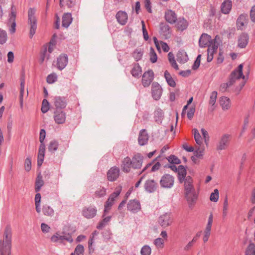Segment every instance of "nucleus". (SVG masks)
Masks as SVG:
<instances>
[{
    "mask_svg": "<svg viewBox=\"0 0 255 255\" xmlns=\"http://www.w3.org/2000/svg\"><path fill=\"white\" fill-rule=\"evenodd\" d=\"M12 229L9 225L4 228L2 238L0 239V255H11L12 249Z\"/></svg>",
    "mask_w": 255,
    "mask_h": 255,
    "instance_id": "f257e3e1",
    "label": "nucleus"
},
{
    "mask_svg": "<svg viewBox=\"0 0 255 255\" xmlns=\"http://www.w3.org/2000/svg\"><path fill=\"white\" fill-rule=\"evenodd\" d=\"M243 65L241 64L238 66L237 68L232 72L230 76L229 82L220 85L219 90L221 92H225L227 91V89L233 85L237 80L240 79L243 80L245 79V76L244 75L243 73Z\"/></svg>",
    "mask_w": 255,
    "mask_h": 255,
    "instance_id": "f03ea898",
    "label": "nucleus"
},
{
    "mask_svg": "<svg viewBox=\"0 0 255 255\" xmlns=\"http://www.w3.org/2000/svg\"><path fill=\"white\" fill-rule=\"evenodd\" d=\"M35 9L30 8L28 11V25L29 26V37L31 38L35 33L37 28V20L35 16Z\"/></svg>",
    "mask_w": 255,
    "mask_h": 255,
    "instance_id": "7ed1b4c3",
    "label": "nucleus"
},
{
    "mask_svg": "<svg viewBox=\"0 0 255 255\" xmlns=\"http://www.w3.org/2000/svg\"><path fill=\"white\" fill-rule=\"evenodd\" d=\"M231 135L228 133L223 134L216 145V149L221 151L227 149L229 145Z\"/></svg>",
    "mask_w": 255,
    "mask_h": 255,
    "instance_id": "20e7f679",
    "label": "nucleus"
},
{
    "mask_svg": "<svg viewBox=\"0 0 255 255\" xmlns=\"http://www.w3.org/2000/svg\"><path fill=\"white\" fill-rule=\"evenodd\" d=\"M159 183L162 188L170 189L174 185V178L170 174H165L161 177Z\"/></svg>",
    "mask_w": 255,
    "mask_h": 255,
    "instance_id": "39448f33",
    "label": "nucleus"
},
{
    "mask_svg": "<svg viewBox=\"0 0 255 255\" xmlns=\"http://www.w3.org/2000/svg\"><path fill=\"white\" fill-rule=\"evenodd\" d=\"M185 196L190 208H192L195 205L198 197V193L196 190L185 192Z\"/></svg>",
    "mask_w": 255,
    "mask_h": 255,
    "instance_id": "423d86ee",
    "label": "nucleus"
},
{
    "mask_svg": "<svg viewBox=\"0 0 255 255\" xmlns=\"http://www.w3.org/2000/svg\"><path fill=\"white\" fill-rule=\"evenodd\" d=\"M16 12L14 11L13 6H11V12L9 15L7 22V26L9 27V31L10 33H14L15 32L16 27Z\"/></svg>",
    "mask_w": 255,
    "mask_h": 255,
    "instance_id": "0eeeda50",
    "label": "nucleus"
},
{
    "mask_svg": "<svg viewBox=\"0 0 255 255\" xmlns=\"http://www.w3.org/2000/svg\"><path fill=\"white\" fill-rule=\"evenodd\" d=\"M159 224L163 228H166L172 223V218L170 213H166L159 217Z\"/></svg>",
    "mask_w": 255,
    "mask_h": 255,
    "instance_id": "6e6552de",
    "label": "nucleus"
},
{
    "mask_svg": "<svg viewBox=\"0 0 255 255\" xmlns=\"http://www.w3.org/2000/svg\"><path fill=\"white\" fill-rule=\"evenodd\" d=\"M154 79V73L152 70H149L144 73L142 78V83L144 87H148Z\"/></svg>",
    "mask_w": 255,
    "mask_h": 255,
    "instance_id": "1a4fd4ad",
    "label": "nucleus"
},
{
    "mask_svg": "<svg viewBox=\"0 0 255 255\" xmlns=\"http://www.w3.org/2000/svg\"><path fill=\"white\" fill-rule=\"evenodd\" d=\"M151 93L153 99L158 100L162 95V89L161 86L157 82H154L151 86Z\"/></svg>",
    "mask_w": 255,
    "mask_h": 255,
    "instance_id": "9d476101",
    "label": "nucleus"
},
{
    "mask_svg": "<svg viewBox=\"0 0 255 255\" xmlns=\"http://www.w3.org/2000/svg\"><path fill=\"white\" fill-rule=\"evenodd\" d=\"M66 118V113L62 111L56 110L54 112L53 119L57 124H63L65 122Z\"/></svg>",
    "mask_w": 255,
    "mask_h": 255,
    "instance_id": "9b49d317",
    "label": "nucleus"
},
{
    "mask_svg": "<svg viewBox=\"0 0 255 255\" xmlns=\"http://www.w3.org/2000/svg\"><path fill=\"white\" fill-rule=\"evenodd\" d=\"M143 156L139 153L135 154L131 159V167L133 169H139L142 166Z\"/></svg>",
    "mask_w": 255,
    "mask_h": 255,
    "instance_id": "f8f14e48",
    "label": "nucleus"
},
{
    "mask_svg": "<svg viewBox=\"0 0 255 255\" xmlns=\"http://www.w3.org/2000/svg\"><path fill=\"white\" fill-rule=\"evenodd\" d=\"M120 169L118 167L114 166L111 168L107 172V178L110 181L116 180L119 176Z\"/></svg>",
    "mask_w": 255,
    "mask_h": 255,
    "instance_id": "ddd939ff",
    "label": "nucleus"
},
{
    "mask_svg": "<svg viewBox=\"0 0 255 255\" xmlns=\"http://www.w3.org/2000/svg\"><path fill=\"white\" fill-rule=\"evenodd\" d=\"M158 184L153 179L147 180L144 185L145 190L148 193L155 192L157 188Z\"/></svg>",
    "mask_w": 255,
    "mask_h": 255,
    "instance_id": "4468645a",
    "label": "nucleus"
},
{
    "mask_svg": "<svg viewBox=\"0 0 255 255\" xmlns=\"http://www.w3.org/2000/svg\"><path fill=\"white\" fill-rule=\"evenodd\" d=\"M127 208L132 213H136L140 210V204L137 200H130L127 205Z\"/></svg>",
    "mask_w": 255,
    "mask_h": 255,
    "instance_id": "2eb2a0df",
    "label": "nucleus"
},
{
    "mask_svg": "<svg viewBox=\"0 0 255 255\" xmlns=\"http://www.w3.org/2000/svg\"><path fill=\"white\" fill-rule=\"evenodd\" d=\"M97 213V209L95 207L89 206L85 208L82 211L83 215L86 218L90 219L94 217Z\"/></svg>",
    "mask_w": 255,
    "mask_h": 255,
    "instance_id": "dca6fc26",
    "label": "nucleus"
},
{
    "mask_svg": "<svg viewBox=\"0 0 255 255\" xmlns=\"http://www.w3.org/2000/svg\"><path fill=\"white\" fill-rule=\"evenodd\" d=\"M116 18L119 24L124 25L128 21V16L127 12L125 11L120 10L117 13Z\"/></svg>",
    "mask_w": 255,
    "mask_h": 255,
    "instance_id": "f3484780",
    "label": "nucleus"
},
{
    "mask_svg": "<svg viewBox=\"0 0 255 255\" xmlns=\"http://www.w3.org/2000/svg\"><path fill=\"white\" fill-rule=\"evenodd\" d=\"M247 23L248 15L247 14H241L237 20V27L238 29L243 30Z\"/></svg>",
    "mask_w": 255,
    "mask_h": 255,
    "instance_id": "a211bd4d",
    "label": "nucleus"
},
{
    "mask_svg": "<svg viewBox=\"0 0 255 255\" xmlns=\"http://www.w3.org/2000/svg\"><path fill=\"white\" fill-rule=\"evenodd\" d=\"M149 136L145 129H141L139 133L138 137V144L143 146L146 144L148 142Z\"/></svg>",
    "mask_w": 255,
    "mask_h": 255,
    "instance_id": "6ab92c4d",
    "label": "nucleus"
},
{
    "mask_svg": "<svg viewBox=\"0 0 255 255\" xmlns=\"http://www.w3.org/2000/svg\"><path fill=\"white\" fill-rule=\"evenodd\" d=\"M211 40V37L210 35L206 33H203L201 35L199 40V46L201 47H205L206 46L209 47V45L214 44L210 43Z\"/></svg>",
    "mask_w": 255,
    "mask_h": 255,
    "instance_id": "aec40b11",
    "label": "nucleus"
},
{
    "mask_svg": "<svg viewBox=\"0 0 255 255\" xmlns=\"http://www.w3.org/2000/svg\"><path fill=\"white\" fill-rule=\"evenodd\" d=\"M54 45V44L52 41H50L48 46V50L46 47L44 49L40 57V62L41 63H42L45 59H49L50 54L53 51Z\"/></svg>",
    "mask_w": 255,
    "mask_h": 255,
    "instance_id": "412c9836",
    "label": "nucleus"
},
{
    "mask_svg": "<svg viewBox=\"0 0 255 255\" xmlns=\"http://www.w3.org/2000/svg\"><path fill=\"white\" fill-rule=\"evenodd\" d=\"M249 36L247 33H242L238 38V45L241 48H245L248 44Z\"/></svg>",
    "mask_w": 255,
    "mask_h": 255,
    "instance_id": "4be33fe9",
    "label": "nucleus"
},
{
    "mask_svg": "<svg viewBox=\"0 0 255 255\" xmlns=\"http://www.w3.org/2000/svg\"><path fill=\"white\" fill-rule=\"evenodd\" d=\"M54 105L56 110L64 109L67 105V102L65 98L64 97H55L54 98Z\"/></svg>",
    "mask_w": 255,
    "mask_h": 255,
    "instance_id": "5701e85b",
    "label": "nucleus"
},
{
    "mask_svg": "<svg viewBox=\"0 0 255 255\" xmlns=\"http://www.w3.org/2000/svg\"><path fill=\"white\" fill-rule=\"evenodd\" d=\"M68 63V56L66 54H62L59 56L57 60V66L58 69H63Z\"/></svg>",
    "mask_w": 255,
    "mask_h": 255,
    "instance_id": "b1692460",
    "label": "nucleus"
},
{
    "mask_svg": "<svg viewBox=\"0 0 255 255\" xmlns=\"http://www.w3.org/2000/svg\"><path fill=\"white\" fill-rule=\"evenodd\" d=\"M232 7V2L231 0H225L221 5V11L225 14H227L230 13Z\"/></svg>",
    "mask_w": 255,
    "mask_h": 255,
    "instance_id": "393cba45",
    "label": "nucleus"
},
{
    "mask_svg": "<svg viewBox=\"0 0 255 255\" xmlns=\"http://www.w3.org/2000/svg\"><path fill=\"white\" fill-rule=\"evenodd\" d=\"M166 20L171 24L175 23L177 20V15L175 12L172 10H168L165 14Z\"/></svg>",
    "mask_w": 255,
    "mask_h": 255,
    "instance_id": "a878e982",
    "label": "nucleus"
},
{
    "mask_svg": "<svg viewBox=\"0 0 255 255\" xmlns=\"http://www.w3.org/2000/svg\"><path fill=\"white\" fill-rule=\"evenodd\" d=\"M218 48V44H216L215 42H214L213 44L209 46L207 50L208 56L207 59L208 62L212 61L213 60L214 53L216 52Z\"/></svg>",
    "mask_w": 255,
    "mask_h": 255,
    "instance_id": "bb28decb",
    "label": "nucleus"
},
{
    "mask_svg": "<svg viewBox=\"0 0 255 255\" xmlns=\"http://www.w3.org/2000/svg\"><path fill=\"white\" fill-rule=\"evenodd\" d=\"M45 154V144H40L38 154L37 157V166L40 167L41 166L44 160Z\"/></svg>",
    "mask_w": 255,
    "mask_h": 255,
    "instance_id": "cd10ccee",
    "label": "nucleus"
},
{
    "mask_svg": "<svg viewBox=\"0 0 255 255\" xmlns=\"http://www.w3.org/2000/svg\"><path fill=\"white\" fill-rule=\"evenodd\" d=\"M159 32L165 39L169 38L171 35V31L169 25L165 24H161Z\"/></svg>",
    "mask_w": 255,
    "mask_h": 255,
    "instance_id": "c85d7f7f",
    "label": "nucleus"
},
{
    "mask_svg": "<svg viewBox=\"0 0 255 255\" xmlns=\"http://www.w3.org/2000/svg\"><path fill=\"white\" fill-rule=\"evenodd\" d=\"M131 159L129 157H125L122 161L123 170L126 173L129 172L131 167Z\"/></svg>",
    "mask_w": 255,
    "mask_h": 255,
    "instance_id": "c756f323",
    "label": "nucleus"
},
{
    "mask_svg": "<svg viewBox=\"0 0 255 255\" xmlns=\"http://www.w3.org/2000/svg\"><path fill=\"white\" fill-rule=\"evenodd\" d=\"M178 172V178L180 183H182L186 176V170L184 166L179 165L178 166V169L177 171Z\"/></svg>",
    "mask_w": 255,
    "mask_h": 255,
    "instance_id": "7c9ffc66",
    "label": "nucleus"
},
{
    "mask_svg": "<svg viewBox=\"0 0 255 255\" xmlns=\"http://www.w3.org/2000/svg\"><path fill=\"white\" fill-rule=\"evenodd\" d=\"M184 181L185 192L195 189L193 185V179L190 176H187Z\"/></svg>",
    "mask_w": 255,
    "mask_h": 255,
    "instance_id": "2f4dec72",
    "label": "nucleus"
},
{
    "mask_svg": "<svg viewBox=\"0 0 255 255\" xmlns=\"http://www.w3.org/2000/svg\"><path fill=\"white\" fill-rule=\"evenodd\" d=\"M98 235V232L95 231L92 233V235L90 237V239L88 241V250L90 254L93 253L95 251V248L93 247V245L94 243L95 237Z\"/></svg>",
    "mask_w": 255,
    "mask_h": 255,
    "instance_id": "473e14b6",
    "label": "nucleus"
},
{
    "mask_svg": "<svg viewBox=\"0 0 255 255\" xmlns=\"http://www.w3.org/2000/svg\"><path fill=\"white\" fill-rule=\"evenodd\" d=\"M72 21L71 14L70 13H65L62 17V25L63 27L67 28Z\"/></svg>",
    "mask_w": 255,
    "mask_h": 255,
    "instance_id": "72a5a7b5",
    "label": "nucleus"
},
{
    "mask_svg": "<svg viewBox=\"0 0 255 255\" xmlns=\"http://www.w3.org/2000/svg\"><path fill=\"white\" fill-rule=\"evenodd\" d=\"M59 239L60 244L64 243V241H66L70 243H72L73 241L71 234L70 233H66L65 232H62V235L59 234Z\"/></svg>",
    "mask_w": 255,
    "mask_h": 255,
    "instance_id": "f704fd0d",
    "label": "nucleus"
},
{
    "mask_svg": "<svg viewBox=\"0 0 255 255\" xmlns=\"http://www.w3.org/2000/svg\"><path fill=\"white\" fill-rule=\"evenodd\" d=\"M176 21L177 27L179 30L183 31L187 28L188 25V23L184 18L179 17L178 19H177Z\"/></svg>",
    "mask_w": 255,
    "mask_h": 255,
    "instance_id": "c9c22d12",
    "label": "nucleus"
},
{
    "mask_svg": "<svg viewBox=\"0 0 255 255\" xmlns=\"http://www.w3.org/2000/svg\"><path fill=\"white\" fill-rule=\"evenodd\" d=\"M188 60V57L186 52L183 50L179 51L177 54V60L180 63H185Z\"/></svg>",
    "mask_w": 255,
    "mask_h": 255,
    "instance_id": "e433bc0d",
    "label": "nucleus"
},
{
    "mask_svg": "<svg viewBox=\"0 0 255 255\" xmlns=\"http://www.w3.org/2000/svg\"><path fill=\"white\" fill-rule=\"evenodd\" d=\"M220 104L224 110H228L231 106L230 100L227 97H222L220 99Z\"/></svg>",
    "mask_w": 255,
    "mask_h": 255,
    "instance_id": "4c0bfd02",
    "label": "nucleus"
},
{
    "mask_svg": "<svg viewBox=\"0 0 255 255\" xmlns=\"http://www.w3.org/2000/svg\"><path fill=\"white\" fill-rule=\"evenodd\" d=\"M141 71V68L139 64L138 63H135L131 71V74L132 76L135 78H139L140 77Z\"/></svg>",
    "mask_w": 255,
    "mask_h": 255,
    "instance_id": "58836bf2",
    "label": "nucleus"
},
{
    "mask_svg": "<svg viewBox=\"0 0 255 255\" xmlns=\"http://www.w3.org/2000/svg\"><path fill=\"white\" fill-rule=\"evenodd\" d=\"M163 118L164 113L162 110L158 109L155 111L154 113V119L156 123L158 124L161 123Z\"/></svg>",
    "mask_w": 255,
    "mask_h": 255,
    "instance_id": "ea45409f",
    "label": "nucleus"
},
{
    "mask_svg": "<svg viewBox=\"0 0 255 255\" xmlns=\"http://www.w3.org/2000/svg\"><path fill=\"white\" fill-rule=\"evenodd\" d=\"M24 85H25V78L24 75H21L20 77V94H19V100L21 106L22 105L23 103V98L24 94Z\"/></svg>",
    "mask_w": 255,
    "mask_h": 255,
    "instance_id": "a19ab883",
    "label": "nucleus"
},
{
    "mask_svg": "<svg viewBox=\"0 0 255 255\" xmlns=\"http://www.w3.org/2000/svg\"><path fill=\"white\" fill-rule=\"evenodd\" d=\"M164 77L169 86L172 87L176 86V82L168 71L164 72Z\"/></svg>",
    "mask_w": 255,
    "mask_h": 255,
    "instance_id": "79ce46f5",
    "label": "nucleus"
},
{
    "mask_svg": "<svg viewBox=\"0 0 255 255\" xmlns=\"http://www.w3.org/2000/svg\"><path fill=\"white\" fill-rule=\"evenodd\" d=\"M43 184H44V181L42 179V177L40 175V174H39V175H38V176L36 179V181H35V192H38L40 191L42 186L43 185Z\"/></svg>",
    "mask_w": 255,
    "mask_h": 255,
    "instance_id": "37998d69",
    "label": "nucleus"
},
{
    "mask_svg": "<svg viewBox=\"0 0 255 255\" xmlns=\"http://www.w3.org/2000/svg\"><path fill=\"white\" fill-rule=\"evenodd\" d=\"M42 212L44 215L49 217L53 216L54 214V211L53 208L48 205H44L43 206Z\"/></svg>",
    "mask_w": 255,
    "mask_h": 255,
    "instance_id": "c03bdc74",
    "label": "nucleus"
},
{
    "mask_svg": "<svg viewBox=\"0 0 255 255\" xmlns=\"http://www.w3.org/2000/svg\"><path fill=\"white\" fill-rule=\"evenodd\" d=\"M59 145L58 142L56 140H51L48 146V151L51 152H54L58 149Z\"/></svg>",
    "mask_w": 255,
    "mask_h": 255,
    "instance_id": "a18cd8bd",
    "label": "nucleus"
},
{
    "mask_svg": "<svg viewBox=\"0 0 255 255\" xmlns=\"http://www.w3.org/2000/svg\"><path fill=\"white\" fill-rule=\"evenodd\" d=\"M111 219V216H107L106 217H105L99 223L97 226V228L98 229H102L103 228L105 227L109 222L110 221Z\"/></svg>",
    "mask_w": 255,
    "mask_h": 255,
    "instance_id": "49530a36",
    "label": "nucleus"
},
{
    "mask_svg": "<svg viewBox=\"0 0 255 255\" xmlns=\"http://www.w3.org/2000/svg\"><path fill=\"white\" fill-rule=\"evenodd\" d=\"M193 131L194 136L196 143L199 145H201L202 143V138L199 131L196 128H194Z\"/></svg>",
    "mask_w": 255,
    "mask_h": 255,
    "instance_id": "de8ad7c7",
    "label": "nucleus"
},
{
    "mask_svg": "<svg viewBox=\"0 0 255 255\" xmlns=\"http://www.w3.org/2000/svg\"><path fill=\"white\" fill-rule=\"evenodd\" d=\"M106 194V189L104 187H100V188L98 189L95 193V196L97 198H101L104 196H105Z\"/></svg>",
    "mask_w": 255,
    "mask_h": 255,
    "instance_id": "09e8293b",
    "label": "nucleus"
},
{
    "mask_svg": "<svg viewBox=\"0 0 255 255\" xmlns=\"http://www.w3.org/2000/svg\"><path fill=\"white\" fill-rule=\"evenodd\" d=\"M7 39V36L6 31L3 29H0V44L5 43Z\"/></svg>",
    "mask_w": 255,
    "mask_h": 255,
    "instance_id": "8fccbe9b",
    "label": "nucleus"
},
{
    "mask_svg": "<svg viewBox=\"0 0 255 255\" xmlns=\"http://www.w3.org/2000/svg\"><path fill=\"white\" fill-rule=\"evenodd\" d=\"M246 255H255V245L254 244H250L246 251Z\"/></svg>",
    "mask_w": 255,
    "mask_h": 255,
    "instance_id": "3c124183",
    "label": "nucleus"
},
{
    "mask_svg": "<svg viewBox=\"0 0 255 255\" xmlns=\"http://www.w3.org/2000/svg\"><path fill=\"white\" fill-rule=\"evenodd\" d=\"M151 253V249L148 245L143 246L140 250L141 255H150Z\"/></svg>",
    "mask_w": 255,
    "mask_h": 255,
    "instance_id": "603ef678",
    "label": "nucleus"
},
{
    "mask_svg": "<svg viewBox=\"0 0 255 255\" xmlns=\"http://www.w3.org/2000/svg\"><path fill=\"white\" fill-rule=\"evenodd\" d=\"M149 56L150 61L151 63H154L157 61V56L152 47H151L150 49Z\"/></svg>",
    "mask_w": 255,
    "mask_h": 255,
    "instance_id": "864d4df0",
    "label": "nucleus"
},
{
    "mask_svg": "<svg viewBox=\"0 0 255 255\" xmlns=\"http://www.w3.org/2000/svg\"><path fill=\"white\" fill-rule=\"evenodd\" d=\"M167 159L168 162L171 164H179L181 163L180 160L174 155H170Z\"/></svg>",
    "mask_w": 255,
    "mask_h": 255,
    "instance_id": "5fc2aeb1",
    "label": "nucleus"
},
{
    "mask_svg": "<svg viewBox=\"0 0 255 255\" xmlns=\"http://www.w3.org/2000/svg\"><path fill=\"white\" fill-rule=\"evenodd\" d=\"M143 56V52L141 50L136 49L133 53V57L136 61L140 60Z\"/></svg>",
    "mask_w": 255,
    "mask_h": 255,
    "instance_id": "6e6d98bb",
    "label": "nucleus"
},
{
    "mask_svg": "<svg viewBox=\"0 0 255 255\" xmlns=\"http://www.w3.org/2000/svg\"><path fill=\"white\" fill-rule=\"evenodd\" d=\"M219 191L217 189H215L214 190V192L211 193L210 199L211 201L216 202L219 199Z\"/></svg>",
    "mask_w": 255,
    "mask_h": 255,
    "instance_id": "4d7b16f0",
    "label": "nucleus"
},
{
    "mask_svg": "<svg viewBox=\"0 0 255 255\" xmlns=\"http://www.w3.org/2000/svg\"><path fill=\"white\" fill-rule=\"evenodd\" d=\"M57 76L55 73L51 74L47 77L46 81L49 84H53L57 81Z\"/></svg>",
    "mask_w": 255,
    "mask_h": 255,
    "instance_id": "13d9d810",
    "label": "nucleus"
},
{
    "mask_svg": "<svg viewBox=\"0 0 255 255\" xmlns=\"http://www.w3.org/2000/svg\"><path fill=\"white\" fill-rule=\"evenodd\" d=\"M213 216L212 214H211L209 217L208 220V223L206 225L205 231L211 232L212 225L213 223Z\"/></svg>",
    "mask_w": 255,
    "mask_h": 255,
    "instance_id": "bf43d9fd",
    "label": "nucleus"
},
{
    "mask_svg": "<svg viewBox=\"0 0 255 255\" xmlns=\"http://www.w3.org/2000/svg\"><path fill=\"white\" fill-rule=\"evenodd\" d=\"M164 241L163 239L158 238L154 241V244L157 248H163L164 247Z\"/></svg>",
    "mask_w": 255,
    "mask_h": 255,
    "instance_id": "052dcab7",
    "label": "nucleus"
},
{
    "mask_svg": "<svg viewBox=\"0 0 255 255\" xmlns=\"http://www.w3.org/2000/svg\"><path fill=\"white\" fill-rule=\"evenodd\" d=\"M49 109V103L47 100L44 99L42 103V107L41 109V112L43 113H46V112H48Z\"/></svg>",
    "mask_w": 255,
    "mask_h": 255,
    "instance_id": "680f3d73",
    "label": "nucleus"
},
{
    "mask_svg": "<svg viewBox=\"0 0 255 255\" xmlns=\"http://www.w3.org/2000/svg\"><path fill=\"white\" fill-rule=\"evenodd\" d=\"M217 97V92L216 91H213L212 92L209 100V104L212 106H214L216 103Z\"/></svg>",
    "mask_w": 255,
    "mask_h": 255,
    "instance_id": "e2e57ef3",
    "label": "nucleus"
},
{
    "mask_svg": "<svg viewBox=\"0 0 255 255\" xmlns=\"http://www.w3.org/2000/svg\"><path fill=\"white\" fill-rule=\"evenodd\" d=\"M84 248L83 245H78L75 249L74 253L76 255H83Z\"/></svg>",
    "mask_w": 255,
    "mask_h": 255,
    "instance_id": "0e129e2a",
    "label": "nucleus"
},
{
    "mask_svg": "<svg viewBox=\"0 0 255 255\" xmlns=\"http://www.w3.org/2000/svg\"><path fill=\"white\" fill-rule=\"evenodd\" d=\"M194 156L197 158H201L204 152V149L203 148L198 147L195 151L194 150Z\"/></svg>",
    "mask_w": 255,
    "mask_h": 255,
    "instance_id": "69168bd1",
    "label": "nucleus"
},
{
    "mask_svg": "<svg viewBox=\"0 0 255 255\" xmlns=\"http://www.w3.org/2000/svg\"><path fill=\"white\" fill-rule=\"evenodd\" d=\"M114 203L113 200L109 198L108 200L106 201L105 205L104 212L106 213L107 211L109 210Z\"/></svg>",
    "mask_w": 255,
    "mask_h": 255,
    "instance_id": "338daca9",
    "label": "nucleus"
},
{
    "mask_svg": "<svg viewBox=\"0 0 255 255\" xmlns=\"http://www.w3.org/2000/svg\"><path fill=\"white\" fill-rule=\"evenodd\" d=\"M50 241L51 242L54 243H60L59 232H57L52 235L50 238Z\"/></svg>",
    "mask_w": 255,
    "mask_h": 255,
    "instance_id": "774afa93",
    "label": "nucleus"
}]
</instances>
